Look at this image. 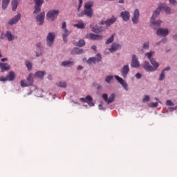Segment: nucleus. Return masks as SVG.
Wrapping results in <instances>:
<instances>
[{"instance_id": "2eb2a0df", "label": "nucleus", "mask_w": 177, "mask_h": 177, "mask_svg": "<svg viewBox=\"0 0 177 177\" xmlns=\"http://www.w3.org/2000/svg\"><path fill=\"white\" fill-rule=\"evenodd\" d=\"M156 34L157 35H162V37H167L169 34V31L167 28H159Z\"/></svg>"}, {"instance_id": "473e14b6", "label": "nucleus", "mask_w": 177, "mask_h": 177, "mask_svg": "<svg viewBox=\"0 0 177 177\" xmlns=\"http://www.w3.org/2000/svg\"><path fill=\"white\" fill-rule=\"evenodd\" d=\"M92 6H93V1H88L84 5V9H92Z\"/></svg>"}, {"instance_id": "4d7b16f0", "label": "nucleus", "mask_w": 177, "mask_h": 177, "mask_svg": "<svg viewBox=\"0 0 177 177\" xmlns=\"http://www.w3.org/2000/svg\"><path fill=\"white\" fill-rule=\"evenodd\" d=\"M171 70V67L167 66L164 69V73H165V71H169Z\"/></svg>"}, {"instance_id": "5701e85b", "label": "nucleus", "mask_w": 177, "mask_h": 177, "mask_svg": "<svg viewBox=\"0 0 177 177\" xmlns=\"http://www.w3.org/2000/svg\"><path fill=\"white\" fill-rule=\"evenodd\" d=\"M7 81H14L16 78V75L15 72L10 71L8 75H6Z\"/></svg>"}, {"instance_id": "603ef678", "label": "nucleus", "mask_w": 177, "mask_h": 177, "mask_svg": "<svg viewBox=\"0 0 177 177\" xmlns=\"http://www.w3.org/2000/svg\"><path fill=\"white\" fill-rule=\"evenodd\" d=\"M158 106V102L151 103V107H157Z\"/></svg>"}, {"instance_id": "a19ab883", "label": "nucleus", "mask_w": 177, "mask_h": 177, "mask_svg": "<svg viewBox=\"0 0 177 177\" xmlns=\"http://www.w3.org/2000/svg\"><path fill=\"white\" fill-rule=\"evenodd\" d=\"M165 78V72L164 71H162L160 77H159V81H162Z\"/></svg>"}, {"instance_id": "680f3d73", "label": "nucleus", "mask_w": 177, "mask_h": 177, "mask_svg": "<svg viewBox=\"0 0 177 177\" xmlns=\"http://www.w3.org/2000/svg\"><path fill=\"white\" fill-rule=\"evenodd\" d=\"M82 68H84V67H82V66H77V70H82Z\"/></svg>"}, {"instance_id": "a18cd8bd", "label": "nucleus", "mask_w": 177, "mask_h": 177, "mask_svg": "<svg viewBox=\"0 0 177 177\" xmlns=\"http://www.w3.org/2000/svg\"><path fill=\"white\" fill-rule=\"evenodd\" d=\"M150 48V43L146 42L143 44V49H149Z\"/></svg>"}, {"instance_id": "49530a36", "label": "nucleus", "mask_w": 177, "mask_h": 177, "mask_svg": "<svg viewBox=\"0 0 177 177\" xmlns=\"http://www.w3.org/2000/svg\"><path fill=\"white\" fill-rule=\"evenodd\" d=\"M166 104H167V106H174L175 105V104H174V102H172V101H171V100H167Z\"/></svg>"}, {"instance_id": "58836bf2", "label": "nucleus", "mask_w": 177, "mask_h": 177, "mask_svg": "<svg viewBox=\"0 0 177 177\" xmlns=\"http://www.w3.org/2000/svg\"><path fill=\"white\" fill-rule=\"evenodd\" d=\"M113 75H109L106 77L105 81L107 84H111V81L113 80Z\"/></svg>"}, {"instance_id": "f704fd0d", "label": "nucleus", "mask_w": 177, "mask_h": 177, "mask_svg": "<svg viewBox=\"0 0 177 177\" xmlns=\"http://www.w3.org/2000/svg\"><path fill=\"white\" fill-rule=\"evenodd\" d=\"M161 23H162V21H161V20H158L156 21H152L151 24L155 26V27H160V26H161Z\"/></svg>"}, {"instance_id": "39448f33", "label": "nucleus", "mask_w": 177, "mask_h": 177, "mask_svg": "<svg viewBox=\"0 0 177 177\" xmlns=\"http://www.w3.org/2000/svg\"><path fill=\"white\" fill-rule=\"evenodd\" d=\"M102 98L106 102L108 103V104H110V103H113L114 102V99H115V94L112 93L109 97V95L106 93L102 94Z\"/></svg>"}, {"instance_id": "f257e3e1", "label": "nucleus", "mask_w": 177, "mask_h": 177, "mask_svg": "<svg viewBox=\"0 0 177 177\" xmlns=\"http://www.w3.org/2000/svg\"><path fill=\"white\" fill-rule=\"evenodd\" d=\"M150 62L151 63L152 66H153L154 68L151 65H150ZM150 62L145 61L142 64V67L146 70V71H156V70H157V68L160 67V64H158V62H156V59H150Z\"/></svg>"}, {"instance_id": "3c124183", "label": "nucleus", "mask_w": 177, "mask_h": 177, "mask_svg": "<svg viewBox=\"0 0 177 177\" xmlns=\"http://www.w3.org/2000/svg\"><path fill=\"white\" fill-rule=\"evenodd\" d=\"M62 29L63 30H67V24H66V21L62 22Z\"/></svg>"}, {"instance_id": "338daca9", "label": "nucleus", "mask_w": 177, "mask_h": 177, "mask_svg": "<svg viewBox=\"0 0 177 177\" xmlns=\"http://www.w3.org/2000/svg\"><path fill=\"white\" fill-rule=\"evenodd\" d=\"M48 79L52 80V75H48Z\"/></svg>"}, {"instance_id": "1a4fd4ad", "label": "nucleus", "mask_w": 177, "mask_h": 177, "mask_svg": "<svg viewBox=\"0 0 177 177\" xmlns=\"http://www.w3.org/2000/svg\"><path fill=\"white\" fill-rule=\"evenodd\" d=\"M80 101L83 102V103H88V106H91V107L95 106V103H93V99L92 97H91V95H87L85 98H80Z\"/></svg>"}, {"instance_id": "6e6d98bb", "label": "nucleus", "mask_w": 177, "mask_h": 177, "mask_svg": "<svg viewBox=\"0 0 177 177\" xmlns=\"http://www.w3.org/2000/svg\"><path fill=\"white\" fill-rule=\"evenodd\" d=\"M161 42H164V44H165L167 42V38L162 39L159 43H157V45H160V43Z\"/></svg>"}, {"instance_id": "a211bd4d", "label": "nucleus", "mask_w": 177, "mask_h": 177, "mask_svg": "<svg viewBox=\"0 0 177 177\" xmlns=\"http://www.w3.org/2000/svg\"><path fill=\"white\" fill-rule=\"evenodd\" d=\"M0 68L1 73H5V71H8L10 70V65L8 63H0Z\"/></svg>"}, {"instance_id": "f3484780", "label": "nucleus", "mask_w": 177, "mask_h": 177, "mask_svg": "<svg viewBox=\"0 0 177 177\" xmlns=\"http://www.w3.org/2000/svg\"><path fill=\"white\" fill-rule=\"evenodd\" d=\"M128 73H129V66L125 65L121 70V74L123 78H127V77H128Z\"/></svg>"}, {"instance_id": "393cba45", "label": "nucleus", "mask_w": 177, "mask_h": 177, "mask_svg": "<svg viewBox=\"0 0 177 177\" xmlns=\"http://www.w3.org/2000/svg\"><path fill=\"white\" fill-rule=\"evenodd\" d=\"M84 15L87 16V17H89L91 19V17H92V16L93 15V10L92 9L84 8Z\"/></svg>"}, {"instance_id": "09e8293b", "label": "nucleus", "mask_w": 177, "mask_h": 177, "mask_svg": "<svg viewBox=\"0 0 177 177\" xmlns=\"http://www.w3.org/2000/svg\"><path fill=\"white\" fill-rule=\"evenodd\" d=\"M169 3L171 4V5H174V6H176L177 5V1L176 0H169Z\"/></svg>"}, {"instance_id": "aec40b11", "label": "nucleus", "mask_w": 177, "mask_h": 177, "mask_svg": "<svg viewBox=\"0 0 177 177\" xmlns=\"http://www.w3.org/2000/svg\"><path fill=\"white\" fill-rule=\"evenodd\" d=\"M21 0H12L11 1V7L12 12H16V10L17 9V7L19 6V4Z\"/></svg>"}, {"instance_id": "0e129e2a", "label": "nucleus", "mask_w": 177, "mask_h": 177, "mask_svg": "<svg viewBox=\"0 0 177 177\" xmlns=\"http://www.w3.org/2000/svg\"><path fill=\"white\" fill-rule=\"evenodd\" d=\"M124 0H120L119 1V3H124Z\"/></svg>"}, {"instance_id": "72a5a7b5", "label": "nucleus", "mask_w": 177, "mask_h": 177, "mask_svg": "<svg viewBox=\"0 0 177 177\" xmlns=\"http://www.w3.org/2000/svg\"><path fill=\"white\" fill-rule=\"evenodd\" d=\"M74 27H76L77 28H81L82 30H84V28H85V25L82 22H80L79 24H75Z\"/></svg>"}, {"instance_id": "7ed1b4c3", "label": "nucleus", "mask_w": 177, "mask_h": 177, "mask_svg": "<svg viewBox=\"0 0 177 177\" xmlns=\"http://www.w3.org/2000/svg\"><path fill=\"white\" fill-rule=\"evenodd\" d=\"M60 13V11L59 10H50L47 15V20L49 21H54L55 19L57 18V15Z\"/></svg>"}, {"instance_id": "bb28decb", "label": "nucleus", "mask_w": 177, "mask_h": 177, "mask_svg": "<svg viewBox=\"0 0 177 177\" xmlns=\"http://www.w3.org/2000/svg\"><path fill=\"white\" fill-rule=\"evenodd\" d=\"M10 3V0H2L1 8L3 10L7 9L8 6H9V3Z\"/></svg>"}, {"instance_id": "69168bd1", "label": "nucleus", "mask_w": 177, "mask_h": 177, "mask_svg": "<svg viewBox=\"0 0 177 177\" xmlns=\"http://www.w3.org/2000/svg\"><path fill=\"white\" fill-rule=\"evenodd\" d=\"M174 39H177V34L174 36Z\"/></svg>"}, {"instance_id": "de8ad7c7", "label": "nucleus", "mask_w": 177, "mask_h": 177, "mask_svg": "<svg viewBox=\"0 0 177 177\" xmlns=\"http://www.w3.org/2000/svg\"><path fill=\"white\" fill-rule=\"evenodd\" d=\"M82 3H83L82 0H79V6H78V7H77V10H78V12H80V10L81 8L82 7Z\"/></svg>"}, {"instance_id": "0eeeda50", "label": "nucleus", "mask_w": 177, "mask_h": 177, "mask_svg": "<svg viewBox=\"0 0 177 177\" xmlns=\"http://www.w3.org/2000/svg\"><path fill=\"white\" fill-rule=\"evenodd\" d=\"M86 38L93 39V41H99L100 39H103V36L93 33H88L86 35Z\"/></svg>"}, {"instance_id": "ea45409f", "label": "nucleus", "mask_w": 177, "mask_h": 177, "mask_svg": "<svg viewBox=\"0 0 177 177\" xmlns=\"http://www.w3.org/2000/svg\"><path fill=\"white\" fill-rule=\"evenodd\" d=\"M25 64L28 70H31L32 68V64H31V62H30V61H26Z\"/></svg>"}, {"instance_id": "b1692460", "label": "nucleus", "mask_w": 177, "mask_h": 177, "mask_svg": "<svg viewBox=\"0 0 177 177\" xmlns=\"http://www.w3.org/2000/svg\"><path fill=\"white\" fill-rule=\"evenodd\" d=\"M84 53V50L78 48H75L71 51V55H81Z\"/></svg>"}, {"instance_id": "e2e57ef3", "label": "nucleus", "mask_w": 177, "mask_h": 177, "mask_svg": "<svg viewBox=\"0 0 177 177\" xmlns=\"http://www.w3.org/2000/svg\"><path fill=\"white\" fill-rule=\"evenodd\" d=\"M170 110H176L177 109V107H170L169 108Z\"/></svg>"}, {"instance_id": "052dcab7", "label": "nucleus", "mask_w": 177, "mask_h": 177, "mask_svg": "<svg viewBox=\"0 0 177 177\" xmlns=\"http://www.w3.org/2000/svg\"><path fill=\"white\" fill-rule=\"evenodd\" d=\"M91 49H93V50H96V46H92Z\"/></svg>"}, {"instance_id": "c756f323", "label": "nucleus", "mask_w": 177, "mask_h": 177, "mask_svg": "<svg viewBox=\"0 0 177 177\" xmlns=\"http://www.w3.org/2000/svg\"><path fill=\"white\" fill-rule=\"evenodd\" d=\"M64 32L62 34V37H63V39L65 42H67V37L68 35H70V32L68 31V30L67 29H65L63 30Z\"/></svg>"}, {"instance_id": "5fc2aeb1", "label": "nucleus", "mask_w": 177, "mask_h": 177, "mask_svg": "<svg viewBox=\"0 0 177 177\" xmlns=\"http://www.w3.org/2000/svg\"><path fill=\"white\" fill-rule=\"evenodd\" d=\"M79 17H82V16H85V11H82V12L78 14Z\"/></svg>"}, {"instance_id": "6ab92c4d", "label": "nucleus", "mask_w": 177, "mask_h": 177, "mask_svg": "<svg viewBox=\"0 0 177 177\" xmlns=\"http://www.w3.org/2000/svg\"><path fill=\"white\" fill-rule=\"evenodd\" d=\"M120 16L122 20H124V21H128V20H129L131 17V15L129 11H122L120 14Z\"/></svg>"}, {"instance_id": "13d9d810", "label": "nucleus", "mask_w": 177, "mask_h": 177, "mask_svg": "<svg viewBox=\"0 0 177 177\" xmlns=\"http://www.w3.org/2000/svg\"><path fill=\"white\" fill-rule=\"evenodd\" d=\"M99 109L100 110H106V108H103V105L102 104H99Z\"/></svg>"}, {"instance_id": "2f4dec72", "label": "nucleus", "mask_w": 177, "mask_h": 177, "mask_svg": "<svg viewBox=\"0 0 177 177\" xmlns=\"http://www.w3.org/2000/svg\"><path fill=\"white\" fill-rule=\"evenodd\" d=\"M36 46L37 48V50H39V53H36V56L39 57V56H41V55H42V52L41 51V43H37L36 44Z\"/></svg>"}, {"instance_id": "4468645a", "label": "nucleus", "mask_w": 177, "mask_h": 177, "mask_svg": "<svg viewBox=\"0 0 177 177\" xmlns=\"http://www.w3.org/2000/svg\"><path fill=\"white\" fill-rule=\"evenodd\" d=\"M115 21H117V18L113 17L112 18H111L105 21H102L101 24L102 26H104V24H106L107 27H110V26H111L112 24H114V23H115Z\"/></svg>"}, {"instance_id": "9d476101", "label": "nucleus", "mask_w": 177, "mask_h": 177, "mask_svg": "<svg viewBox=\"0 0 177 177\" xmlns=\"http://www.w3.org/2000/svg\"><path fill=\"white\" fill-rule=\"evenodd\" d=\"M131 66V67H133V68H138L140 67V64L139 63V60H138V57H136V55H132Z\"/></svg>"}, {"instance_id": "a878e982", "label": "nucleus", "mask_w": 177, "mask_h": 177, "mask_svg": "<svg viewBox=\"0 0 177 177\" xmlns=\"http://www.w3.org/2000/svg\"><path fill=\"white\" fill-rule=\"evenodd\" d=\"M27 84L28 86H31L34 84V78L32 77V74H30L27 77Z\"/></svg>"}, {"instance_id": "e433bc0d", "label": "nucleus", "mask_w": 177, "mask_h": 177, "mask_svg": "<svg viewBox=\"0 0 177 177\" xmlns=\"http://www.w3.org/2000/svg\"><path fill=\"white\" fill-rule=\"evenodd\" d=\"M57 86H59L60 88H66L67 86V83L64 82H59L57 83Z\"/></svg>"}, {"instance_id": "37998d69", "label": "nucleus", "mask_w": 177, "mask_h": 177, "mask_svg": "<svg viewBox=\"0 0 177 177\" xmlns=\"http://www.w3.org/2000/svg\"><path fill=\"white\" fill-rule=\"evenodd\" d=\"M21 86L22 88H26V86H28V84L27 82H26V81L24 80H21Z\"/></svg>"}, {"instance_id": "ddd939ff", "label": "nucleus", "mask_w": 177, "mask_h": 177, "mask_svg": "<svg viewBox=\"0 0 177 177\" xmlns=\"http://www.w3.org/2000/svg\"><path fill=\"white\" fill-rule=\"evenodd\" d=\"M140 16V12H139V10L136 9L133 12V17L131 19L133 24H138Z\"/></svg>"}, {"instance_id": "864d4df0", "label": "nucleus", "mask_w": 177, "mask_h": 177, "mask_svg": "<svg viewBox=\"0 0 177 177\" xmlns=\"http://www.w3.org/2000/svg\"><path fill=\"white\" fill-rule=\"evenodd\" d=\"M136 77L138 80H140L142 78V74L136 73Z\"/></svg>"}, {"instance_id": "412c9836", "label": "nucleus", "mask_w": 177, "mask_h": 177, "mask_svg": "<svg viewBox=\"0 0 177 177\" xmlns=\"http://www.w3.org/2000/svg\"><path fill=\"white\" fill-rule=\"evenodd\" d=\"M122 46L120 44L117 43H113L111 48H109L110 52H115L116 50H118L121 49Z\"/></svg>"}, {"instance_id": "f8f14e48", "label": "nucleus", "mask_w": 177, "mask_h": 177, "mask_svg": "<svg viewBox=\"0 0 177 177\" xmlns=\"http://www.w3.org/2000/svg\"><path fill=\"white\" fill-rule=\"evenodd\" d=\"M37 23L39 26H42L44 24V21H45V12H42L39 14L36 17Z\"/></svg>"}, {"instance_id": "8fccbe9b", "label": "nucleus", "mask_w": 177, "mask_h": 177, "mask_svg": "<svg viewBox=\"0 0 177 177\" xmlns=\"http://www.w3.org/2000/svg\"><path fill=\"white\" fill-rule=\"evenodd\" d=\"M0 81L1 82H6V81H8V79H7V77H3V76H1V77H0Z\"/></svg>"}, {"instance_id": "6e6552de", "label": "nucleus", "mask_w": 177, "mask_h": 177, "mask_svg": "<svg viewBox=\"0 0 177 177\" xmlns=\"http://www.w3.org/2000/svg\"><path fill=\"white\" fill-rule=\"evenodd\" d=\"M20 19H21V15L20 13H18L13 18H11L8 21V24L10 26H13L14 24H17V23H19V21L20 20Z\"/></svg>"}, {"instance_id": "c9c22d12", "label": "nucleus", "mask_w": 177, "mask_h": 177, "mask_svg": "<svg viewBox=\"0 0 177 177\" xmlns=\"http://www.w3.org/2000/svg\"><path fill=\"white\" fill-rule=\"evenodd\" d=\"M77 46H80V48H82V46H85V40L80 39L79 40L78 43L77 44Z\"/></svg>"}, {"instance_id": "9b49d317", "label": "nucleus", "mask_w": 177, "mask_h": 177, "mask_svg": "<svg viewBox=\"0 0 177 177\" xmlns=\"http://www.w3.org/2000/svg\"><path fill=\"white\" fill-rule=\"evenodd\" d=\"M35 10L33 12L34 15H38L41 12V7L44 4V0H39L35 3Z\"/></svg>"}, {"instance_id": "79ce46f5", "label": "nucleus", "mask_w": 177, "mask_h": 177, "mask_svg": "<svg viewBox=\"0 0 177 177\" xmlns=\"http://www.w3.org/2000/svg\"><path fill=\"white\" fill-rule=\"evenodd\" d=\"M154 55V52L151 51L149 53H147L145 54V56H147V57H148V59H151V56H153Z\"/></svg>"}, {"instance_id": "774afa93", "label": "nucleus", "mask_w": 177, "mask_h": 177, "mask_svg": "<svg viewBox=\"0 0 177 177\" xmlns=\"http://www.w3.org/2000/svg\"><path fill=\"white\" fill-rule=\"evenodd\" d=\"M97 89H102V86H98Z\"/></svg>"}, {"instance_id": "7c9ffc66", "label": "nucleus", "mask_w": 177, "mask_h": 177, "mask_svg": "<svg viewBox=\"0 0 177 177\" xmlns=\"http://www.w3.org/2000/svg\"><path fill=\"white\" fill-rule=\"evenodd\" d=\"M45 76V71H37L35 74V77H37V78H40L42 80L44 77Z\"/></svg>"}, {"instance_id": "c03bdc74", "label": "nucleus", "mask_w": 177, "mask_h": 177, "mask_svg": "<svg viewBox=\"0 0 177 177\" xmlns=\"http://www.w3.org/2000/svg\"><path fill=\"white\" fill-rule=\"evenodd\" d=\"M149 100H150V97H149V95H145L142 99L143 103H146V102H149Z\"/></svg>"}, {"instance_id": "4c0bfd02", "label": "nucleus", "mask_w": 177, "mask_h": 177, "mask_svg": "<svg viewBox=\"0 0 177 177\" xmlns=\"http://www.w3.org/2000/svg\"><path fill=\"white\" fill-rule=\"evenodd\" d=\"M114 41V35H112L106 41V44L109 45V44H111Z\"/></svg>"}, {"instance_id": "423d86ee", "label": "nucleus", "mask_w": 177, "mask_h": 177, "mask_svg": "<svg viewBox=\"0 0 177 177\" xmlns=\"http://www.w3.org/2000/svg\"><path fill=\"white\" fill-rule=\"evenodd\" d=\"M100 60H102V56L100 55V54H97V57L88 58L86 61V63L88 64H92V63L96 64L97 63H99Z\"/></svg>"}, {"instance_id": "f03ea898", "label": "nucleus", "mask_w": 177, "mask_h": 177, "mask_svg": "<svg viewBox=\"0 0 177 177\" xmlns=\"http://www.w3.org/2000/svg\"><path fill=\"white\" fill-rule=\"evenodd\" d=\"M164 9L165 13L167 15H169L171 13V8L168 6H167L165 4L160 3L159 4L158 8L154 11L151 20H156V17H158L160 16V12H161V10Z\"/></svg>"}, {"instance_id": "20e7f679", "label": "nucleus", "mask_w": 177, "mask_h": 177, "mask_svg": "<svg viewBox=\"0 0 177 177\" xmlns=\"http://www.w3.org/2000/svg\"><path fill=\"white\" fill-rule=\"evenodd\" d=\"M56 35L54 32H49L47 35L46 42L48 46H52L55 42Z\"/></svg>"}, {"instance_id": "4be33fe9", "label": "nucleus", "mask_w": 177, "mask_h": 177, "mask_svg": "<svg viewBox=\"0 0 177 177\" xmlns=\"http://www.w3.org/2000/svg\"><path fill=\"white\" fill-rule=\"evenodd\" d=\"M93 32H95L97 34H99V32H102L103 31V29L102 27H99V26L96 25L95 27L92 26V25L90 26Z\"/></svg>"}, {"instance_id": "bf43d9fd", "label": "nucleus", "mask_w": 177, "mask_h": 177, "mask_svg": "<svg viewBox=\"0 0 177 177\" xmlns=\"http://www.w3.org/2000/svg\"><path fill=\"white\" fill-rule=\"evenodd\" d=\"M1 62H8V58H2Z\"/></svg>"}, {"instance_id": "c85d7f7f", "label": "nucleus", "mask_w": 177, "mask_h": 177, "mask_svg": "<svg viewBox=\"0 0 177 177\" xmlns=\"http://www.w3.org/2000/svg\"><path fill=\"white\" fill-rule=\"evenodd\" d=\"M74 64V62L71 61H64L62 62L61 66H63L64 67H71Z\"/></svg>"}, {"instance_id": "cd10ccee", "label": "nucleus", "mask_w": 177, "mask_h": 177, "mask_svg": "<svg viewBox=\"0 0 177 177\" xmlns=\"http://www.w3.org/2000/svg\"><path fill=\"white\" fill-rule=\"evenodd\" d=\"M5 36L8 41H13V39H15V36H13V35H12V32H10V31H7ZM16 38H17V37H16Z\"/></svg>"}, {"instance_id": "dca6fc26", "label": "nucleus", "mask_w": 177, "mask_h": 177, "mask_svg": "<svg viewBox=\"0 0 177 177\" xmlns=\"http://www.w3.org/2000/svg\"><path fill=\"white\" fill-rule=\"evenodd\" d=\"M115 78L117 80V81H118V82H120V84L122 85V86H123V88H124L126 91H128V84L125 81H124L123 78L120 77L118 75H115Z\"/></svg>"}]
</instances>
